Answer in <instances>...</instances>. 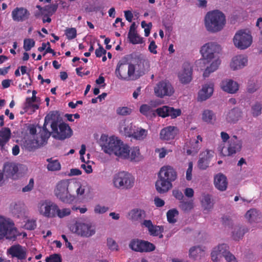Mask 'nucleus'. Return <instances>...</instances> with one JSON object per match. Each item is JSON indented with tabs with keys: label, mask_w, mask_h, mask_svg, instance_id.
<instances>
[{
	"label": "nucleus",
	"mask_w": 262,
	"mask_h": 262,
	"mask_svg": "<svg viewBox=\"0 0 262 262\" xmlns=\"http://www.w3.org/2000/svg\"><path fill=\"white\" fill-rule=\"evenodd\" d=\"M148 70V63L143 59H134L127 63L125 60H120L115 70V75L120 80H135L143 75Z\"/></svg>",
	"instance_id": "nucleus-1"
},
{
	"label": "nucleus",
	"mask_w": 262,
	"mask_h": 262,
	"mask_svg": "<svg viewBox=\"0 0 262 262\" xmlns=\"http://www.w3.org/2000/svg\"><path fill=\"white\" fill-rule=\"evenodd\" d=\"M222 51V46L215 41H210L203 45L200 50L202 58L199 63L202 62L207 65L204 73L205 78L209 76L211 73L216 71L221 63V60L218 57Z\"/></svg>",
	"instance_id": "nucleus-2"
},
{
	"label": "nucleus",
	"mask_w": 262,
	"mask_h": 262,
	"mask_svg": "<svg viewBox=\"0 0 262 262\" xmlns=\"http://www.w3.org/2000/svg\"><path fill=\"white\" fill-rule=\"evenodd\" d=\"M36 211L40 215L48 218L58 216L62 219L71 214L70 208L61 209L55 203L47 200L39 201L36 205Z\"/></svg>",
	"instance_id": "nucleus-3"
},
{
	"label": "nucleus",
	"mask_w": 262,
	"mask_h": 262,
	"mask_svg": "<svg viewBox=\"0 0 262 262\" xmlns=\"http://www.w3.org/2000/svg\"><path fill=\"white\" fill-rule=\"evenodd\" d=\"M100 144L105 153L110 155L113 154L120 159L127 144L117 136L108 137L103 135L100 139Z\"/></svg>",
	"instance_id": "nucleus-4"
},
{
	"label": "nucleus",
	"mask_w": 262,
	"mask_h": 262,
	"mask_svg": "<svg viewBox=\"0 0 262 262\" xmlns=\"http://www.w3.org/2000/svg\"><path fill=\"white\" fill-rule=\"evenodd\" d=\"M59 116L57 112H51L49 113L45 117V123L43 125V132L45 133V137L41 138V140H36L34 136L26 141V146L27 148L31 150L33 148H36L42 145L46 141V139L49 138L51 134L47 130V125L50 124L52 128H55V126L58 124Z\"/></svg>",
	"instance_id": "nucleus-5"
},
{
	"label": "nucleus",
	"mask_w": 262,
	"mask_h": 262,
	"mask_svg": "<svg viewBox=\"0 0 262 262\" xmlns=\"http://www.w3.org/2000/svg\"><path fill=\"white\" fill-rule=\"evenodd\" d=\"M71 192V179L59 181L54 190L56 198L62 203L68 204H71L75 201V196Z\"/></svg>",
	"instance_id": "nucleus-6"
},
{
	"label": "nucleus",
	"mask_w": 262,
	"mask_h": 262,
	"mask_svg": "<svg viewBox=\"0 0 262 262\" xmlns=\"http://www.w3.org/2000/svg\"><path fill=\"white\" fill-rule=\"evenodd\" d=\"M205 26L207 31L215 33L222 30L226 24V17L219 10L208 12L205 17Z\"/></svg>",
	"instance_id": "nucleus-7"
},
{
	"label": "nucleus",
	"mask_w": 262,
	"mask_h": 262,
	"mask_svg": "<svg viewBox=\"0 0 262 262\" xmlns=\"http://www.w3.org/2000/svg\"><path fill=\"white\" fill-rule=\"evenodd\" d=\"M68 229L73 234L84 238L91 237L96 233L95 226L81 220L74 221L68 225Z\"/></svg>",
	"instance_id": "nucleus-8"
},
{
	"label": "nucleus",
	"mask_w": 262,
	"mask_h": 262,
	"mask_svg": "<svg viewBox=\"0 0 262 262\" xmlns=\"http://www.w3.org/2000/svg\"><path fill=\"white\" fill-rule=\"evenodd\" d=\"M135 178L129 173L122 171L115 173L112 178V185L115 188L128 190L135 184Z\"/></svg>",
	"instance_id": "nucleus-9"
},
{
	"label": "nucleus",
	"mask_w": 262,
	"mask_h": 262,
	"mask_svg": "<svg viewBox=\"0 0 262 262\" xmlns=\"http://www.w3.org/2000/svg\"><path fill=\"white\" fill-rule=\"evenodd\" d=\"M18 235L19 233L13 221L10 218L0 215V239L6 237L14 241Z\"/></svg>",
	"instance_id": "nucleus-10"
},
{
	"label": "nucleus",
	"mask_w": 262,
	"mask_h": 262,
	"mask_svg": "<svg viewBox=\"0 0 262 262\" xmlns=\"http://www.w3.org/2000/svg\"><path fill=\"white\" fill-rule=\"evenodd\" d=\"M233 43L237 49L244 50L249 48L253 42L250 32L247 30L237 31L233 38Z\"/></svg>",
	"instance_id": "nucleus-11"
},
{
	"label": "nucleus",
	"mask_w": 262,
	"mask_h": 262,
	"mask_svg": "<svg viewBox=\"0 0 262 262\" xmlns=\"http://www.w3.org/2000/svg\"><path fill=\"white\" fill-rule=\"evenodd\" d=\"M242 146V140L236 136H233L230 139L227 146H222V144H220L218 149L223 156H231L240 151Z\"/></svg>",
	"instance_id": "nucleus-12"
},
{
	"label": "nucleus",
	"mask_w": 262,
	"mask_h": 262,
	"mask_svg": "<svg viewBox=\"0 0 262 262\" xmlns=\"http://www.w3.org/2000/svg\"><path fill=\"white\" fill-rule=\"evenodd\" d=\"M9 212L14 218L25 220L29 217V211L25 204L19 201L11 203L9 206Z\"/></svg>",
	"instance_id": "nucleus-13"
},
{
	"label": "nucleus",
	"mask_w": 262,
	"mask_h": 262,
	"mask_svg": "<svg viewBox=\"0 0 262 262\" xmlns=\"http://www.w3.org/2000/svg\"><path fill=\"white\" fill-rule=\"evenodd\" d=\"M120 159L128 160L132 162L138 163L144 159L139 146L129 147L126 144Z\"/></svg>",
	"instance_id": "nucleus-14"
},
{
	"label": "nucleus",
	"mask_w": 262,
	"mask_h": 262,
	"mask_svg": "<svg viewBox=\"0 0 262 262\" xmlns=\"http://www.w3.org/2000/svg\"><path fill=\"white\" fill-rule=\"evenodd\" d=\"M155 95L159 98L171 96L174 92V89L167 80H163L158 82L154 88Z\"/></svg>",
	"instance_id": "nucleus-15"
},
{
	"label": "nucleus",
	"mask_w": 262,
	"mask_h": 262,
	"mask_svg": "<svg viewBox=\"0 0 262 262\" xmlns=\"http://www.w3.org/2000/svg\"><path fill=\"white\" fill-rule=\"evenodd\" d=\"M71 190H74L76 199H84L86 196V193L89 190V186L88 183L79 179H71Z\"/></svg>",
	"instance_id": "nucleus-16"
},
{
	"label": "nucleus",
	"mask_w": 262,
	"mask_h": 262,
	"mask_svg": "<svg viewBox=\"0 0 262 262\" xmlns=\"http://www.w3.org/2000/svg\"><path fill=\"white\" fill-rule=\"evenodd\" d=\"M52 136L54 138L59 140H64L71 137L73 131L68 124L64 122H60L55 128H52Z\"/></svg>",
	"instance_id": "nucleus-17"
},
{
	"label": "nucleus",
	"mask_w": 262,
	"mask_h": 262,
	"mask_svg": "<svg viewBox=\"0 0 262 262\" xmlns=\"http://www.w3.org/2000/svg\"><path fill=\"white\" fill-rule=\"evenodd\" d=\"M193 69L190 63H184L178 73V77L180 82L183 84H187L192 80Z\"/></svg>",
	"instance_id": "nucleus-18"
},
{
	"label": "nucleus",
	"mask_w": 262,
	"mask_h": 262,
	"mask_svg": "<svg viewBox=\"0 0 262 262\" xmlns=\"http://www.w3.org/2000/svg\"><path fill=\"white\" fill-rule=\"evenodd\" d=\"M129 246L133 250L141 252L152 251L155 249L154 244L147 241L139 239L132 240Z\"/></svg>",
	"instance_id": "nucleus-19"
},
{
	"label": "nucleus",
	"mask_w": 262,
	"mask_h": 262,
	"mask_svg": "<svg viewBox=\"0 0 262 262\" xmlns=\"http://www.w3.org/2000/svg\"><path fill=\"white\" fill-rule=\"evenodd\" d=\"M179 129L174 126H168L162 129L160 132V139L170 143L179 134Z\"/></svg>",
	"instance_id": "nucleus-20"
},
{
	"label": "nucleus",
	"mask_w": 262,
	"mask_h": 262,
	"mask_svg": "<svg viewBox=\"0 0 262 262\" xmlns=\"http://www.w3.org/2000/svg\"><path fill=\"white\" fill-rule=\"evenodd\" d=\"M158 177L172 183L177 179V172L172 166L166 165L160 168L158 173Z\"/></svg>",
	"instance_id": "nucleus-21"
},
{
	"label": "nucleus",
	"mask_w": 262,
	"mask_h": 262,
	"mask_svg": "<svg viewBox=\"0 0 262 262\" xmlns=\"http://www.w3.org/2000/svg\"><path fill=\"white\" fill-rule=\"evenodd\" d=\"M248 59L246 55L238 54L234 56L230 62V68L233 71L240 70L248 64Z\"/></svg>",
	"instance_id": "nucleus-22"
},
{
	"label": "nucleus",
	"mask_w": 262,
	"mask_h": 262,
	"mask_svg": "<svg viewBox=\"0 0 262 262\" xmlns=\"http://www.w3.org/2000/svg\"><path fill=\"white\" fill-rule=\"evenodd\" d=\"M157 115L162 118L169 116L171 118H176L181 114V110L179 108H174L168 106H163L156 110Z\"/></svg>",
	"instance_id": "nucleus-23"
},
{
	"label": "nucleus",
	"mask_w": 262,
	"mask_h": 262,
	"mask_svg": "<svg viewBox=\"0 0 262 262\" xmlns=\"http://www.w3.org/2000/svg\"><path fill=\"white\" fill-rule=\"evenodd\" d=\"M214 91V84L209 82L204 84L198 94V101H204L210 98Z\"/></svg>",
	"instance_id": "nucleus-24"
},
{
	"label": "nucleus",
	"mask_w": 262,
	"mask_h": 262,
	"mask_svg": "<svg viewBox=\"0 0 262 262\" xmlns=\"http://www.w3.org/2000/svg\"><path fill=\"white\" fill-rule=\"evenodd\" d=\"M229 247L225 244H219L214 247L211 253V259L213 262H219L225 257Z\"/></svg>",
	"instance_id": "nucleus-25"
},
{
	"label": "nucleus",
	"mask_w": 262,
	"mask_h": 262,
	"mask_svg": "<svg viewBox=\"0 0 262 262\" xmlns=\"http://www.w3.org/2000/svg\"><path fill=\"white\" fill-rule=\"evenodd\" d=\"M220 86L223 91L229 94H235L239 89L238 83L230 79L223 80L220 84Z\"/></svg>",
	"instance_id": "nucleus-26"
},
{
	"label": "nucleus",
	"mask_w": 262,
	"mask_h": 262,
	"mask_svg": "<svg viewBox=\"0 0 262 262\" xmlns=\"http://www.w3.org/2000/svg\"><path fill=\"white\" fill-rule=\"evenodd\" d=\"M142 224L147 228L150 235L159 236L160 238L163 237L162 233L164 228L162 226L154 225L150 220H144Z\"/></svg>",
	"instance_id": "nucleus-27"
},
{
	"label": "nucleus",
	"mask_w": 262,
	"mask_h": 262,
	"mask_svg": "<svg viewBox=\"0 0 262 262\" xmlns=\"http://www.w3.org/2000/svg\"><path fill=\"white\" fill-rule=\"evenodd\" d=\"M12 18L15 21H23L29 16L28 11L23 7H17L12 11Z\"/></svg>",
	"instance_id": "nucleus-28"
},
{
	"label": "nucleus",
	"mask_w": 262,
	"mask_h": 262,
	"mask_svg": "<svg viewBox=\"0 0 262 262\" xmlns=\"http://www.w3.org/2000/svg\"><path fill=\"white\" fill-rule=\"evenodd\" d=\"M226 177L223 173H219L214 177V185L216 189L221 191H225L228 186Z\"/></svg>",
	"instance_id": "nucleus-29"
},
{
	"label": "nucleus",
	"mask_w": 262,
	"mask_h": 262,
	"mask_svg": "<svg viewBox=\"0 0 262 262\" xmlns=\"http://www.w3.org/2000/svg\"><path fill=\"white\" fill-rule=\"evenodd\" d=\"M8 252L12 257H16L18 259H23L26 258V249L19 245H16L11 246L8 250Z\"/></svg>",
	"instance_id": "nucleus-30"
},
{
	"label": "nucleus",
	"mask_w": 262,
	"mask_h": 262,
	"mask_svg": "<svg viewBox=\"0 0 262 262\" xmlns=\"http://www.w3.org/2000/svg\"><path fill=\"white\" fill-rule=\"evenodd\" d=\"M155 187L156 190L160 193H164L172 188V184L170 182L158 177Z\"/></svg>",
	"instance_id": "nucleus-31"
},
{
	"label": "nucleus",
	"mask_w": 262,
	"mask_h": 262,
	"mask_svg": "<svg viewBox=\"0 0 262 262\" xmlns=\"http://www.w3.org/2000/svg\"><path fill=\"white\" fill-rule=\"evenodd\" d=\"M128 38L130 42L133 44H139L143 42V38L137 33L134 24H132L130 27Z\"/></svg>",
	"instance_id": "nucleus-32"
},
{
	"label": "nucleus",
	"mask_w": 262,
	"mask_h": 262,
	"mask_svg": "<svg viewBox=\"0 0 262 262\" xmlns=\"http://www.w3.org/2000/svg\"><path fill=\"white\" fill-rule=\"evenodd\" d=\"M245 217L250 223L258 222L260 220L261 214L257 210L251 209L247 212Z\"/></svg>",
	"instance_id": "nucleus-33"
},
{
	"label": "nucleus",
	"mask_w": 262,
	"mask_h": 262,
	"mask_svg": "<svg viewBox=\"0 0 262 262\" xmlns=\"http://www.w3.org/2000/svg\"><path fill=\"white\" fill-rule=\"evenodd\" d=\"M132 124H128L125 120H122L119 122V131L120 134L130 137L133 133L132 132Z\"/></svg>",
	"instance_id": "nucleus-34"
},
{
	"label": "nucleus",
	"mask_w": 262,
	"mask_h": 262,
	"mask_svg": "<svg viewBox=\"0 0 262 262\" xmlns=\"http://www.w3.org/2000/svg\"><path fill=\"white\" fill-rule=\"evenodd\" d=\"M11 132L8 127H4L0 130V146L3 147L10 140Z\"/></svg>",
	"instance_id": "nucleus-35"
},
{
	"label": "nucleus",
	"mask_w": 262,
	"mask_h": 262,
	"mask_svg": "<svg viewBox=\"0 0 262 262\" xmlns=\"http://www.w3.org/2000/svg\"><path fill=\"white\" fill-rule=\"evenodd\" d=\"M148 135V130L141 127L137 128L131 135V137L134 139L143 141L146 139Z\"/></svg>",
	"instance_id": "nucleus-36"
},
{
	"label": "nucleus",
	"mask_w": 262,
	"mask_h": 262,
	"mask_svg": "<svg viewBox=\"0 0 262 262\" xmlns=\"http://www.w3.org/2000/svg\"><path fill=\"white\" fill-rule=\"evenodd\" d=\"M144 213L141 209L135 208L128 212L127 217L133 222L137 221L142 219Z\"/></svg>",
	"instance_id": "nucleus-37"
},
{
	"label": "nucleus",
	"mask_w": 262,
	"mask_h": 262,
	"mask_svg": "<svg viewBox=\"0 0 262 262\" xmlns=\"http://www.w3.org/2000/svg\"><path fill=\"white\" fill-rule=\"evenodd\" d=\"M201 204L203 211L205 213L210 211L213 208V204L211 201L210 196L208 194H205L201 199Z\"/></svg>",
	"instance_id": "nucleus-38"
},
{
	"label": "nucleus",
	"mask_w": 262,
	"mask_h": 262,
	"mask_svg": "<svg viewBox=\"0 0 262 262\" xmlns=\"http://www.w3.org/2000/svg\"><path fill=\"white\" fill-rule=\"evenodd\" d=\"M5 171L7 173V174L12 177L13 179H15V174L18 172V166L15 163H8L5 166Z\"/></svg>",
	"instance_id": "nucleus-39"
},
{
	"label": "nucleus",
	"mask_w": 262,
	"mask_h": 262,
	"mask_svg": "<svg viewBox=\"0 0 262 262\" xmlns=\"http://www.w3.org/2000/svg\"><path fill=\"white\" fill-rule=\"evenodd\" d=\"M205 249L204 247L198 246L191 247L189 249V256L190 258H195L201 256Z\"/></svg>",
	"instance_id": "nucleus-40"
},
{
	"label": "nucleus",
	"mask_w": 262,
	"mask_h": 262,
	"mask_svg": "<svg viewBox=\"0 0 262 262\" xmlns=\"http://www.w3.org/2000/svg\"><path fill=\"white\" fill-rule=\"evenodd\" d=\"M194 207V204L192 200H188L184 199L180 202L179 205L180 208L185 212L190 211Z\"/></svg>",
	"instance_id": "nucleus-41"
},
{
	"label": "nucleus",
	"mask_w": 262,
	"mask_h": 262,
	"mask_svg": "<svg viewBox=\"0 0 262 262\" xmlns=\"http://www.w3.org/2000/svg\"><path fill=\"white\" fill-rule=\"evenodd\" d=\"M48 164L47 165V169L49 171H57L61 169V165L57 160H55L52 158L47 159Z\"/></svg>",
	"instance_id": "nucleus-42"
},
{
	"label": "nucleus",
	"mask_w": 262,
	"mask_h": 262,
	"mask_svg": "<svg viewBox=\"0 0 262 262\" xmlns=\"http://www.w3.org/2000/svg\"><path fill=\"white\" fill-rule=\"evenodd\" d=\"M202 119L204 122L211 123L215 120V115L212 111L205 110L202 112Z\"/></svg>",
	"instance_id": "nucleus-43"
},
{
	"label": "nucleus",
	"mask_w": 262,
	"mask_h": 262,
	"mask_svg": "<svg viewBox=\"0 0 262 262\" xmlns=\"http://www.w3.org/2000/svg\"><path fill=\"white\" fill-rule=\"evenodd\" d=\"M179 215V211L176 209L169 210L166 213L167 221L170 224L177 222Z\"/></svg>",
	"instance_id": "nucleus-44"
},
{
	"label": "nucleus",
	"mask_w": 262,
	"mask_h": 262,
	"mask_svg": "<svg viewBox=\"0 0 262 262\" xmlns=\"http://www.w3.org/2000/svg\"><path fill=\"white\" fill-rule=\"evenodd\" d=\"M240 114L238 111L236 109H233L228 113L226 119L228 122H235L238 120Z\"/></svg>",
	"instance_id": "nucleus-45"
},
{
	"label": "nucleus",
	"mask_w": 262,
	"mask_h": 262,
	"mask_svg": "<svg viewBox=\"0 0 262 262\" xmlns=\"http://www.w3.org/2000/svg\"><path fill=\"white\" fill-rule=\"evenodd\" d=\"M262 103L256 102L252 106L251 112L253 116H258L261 114Z\"/></svg>",
	"instance_id": "nucleus-46"
},
{
	"label": "nucleus",
	"mask_w": 262,
	"mask_h": 262,
	"mask_svg": "<svg viewBox=\"0 0 262 262\" xmlns=\"http://www.w3.org/2000/svg\"><path fill=\"white\" fill-rule=\"evenodd\" d=\"M106 246L108 249L112 251H117L119 249L118 244L112 237H108L107 238Z\"/></svg>",
	"instance_id": "nucleus-47"
},
{
	"label": "nucleus",
	"mask_w": 262,
	"mask_h": 262,
	"mask_svg": "<svg viewBox=\"0 0 262 262\" xmlns=\"http://www.w3.org/2000/svg\"><path fill=\"white\" fill-rule=\"evenodd\" d=\"M108 208L104 205L96 204L94 207V213L95 214H102L107 211Z\"/></svg>",
	"instance_id": "nucleus-48"
},
{
	"label": "nucleus",
	"mask_w": 262,
	"mask_h": 262,
	"mask_svg": "<svg viewBox=\"0 0 262 262\" xmlns=\"http://www.w3.org/2000/svg\"><path fill=\"white\" fill-rule=\"evenodd\" d=\"M140 112L142 115L148 116L152 113V108L150 105L144 104L140 106Z\"/></svg>",
	"instance_id": "nucleus-49"
},
{
	"label": "nucleus",
	"mask_w": 262,
	"mask_h": 262,
	"mask_svg": "<svg viewBox=\"0 0 262 262\" xmlns=\"http://www.w3.org/2000/svg\"><path fill=\"white\" fill-rule=\"evenodd\" d=\"M172 151L171 149H167L165 147L157 148L155 149V152L158 154L160 159L164 158L169 152Z\"/></svg>",
	"instance_id": "nucleus-50"
},
{
	"label": "nucleus",
	"mask_w": 262,
	"mask_h": 262,
	"mask_svg": "<svg viewBox=\"0 0 262 262\" xmlns=\"http://www.w3.org/2000/svg\"><path fill=\"white\" fill-rule=\"evenodd\" d=\"M35 45V41L33 39L27 38L24 40V49L26 51H30Z\"/></svg>",
	"instance_id": "nucleus-51"
},
{
	"label": "nucleus",
	"mask_w": 262,
	"mask_h": 262,
	"mask_svg": "<svg viewBox=\"0 0 262 262\" xmlns=\"http://www.w3.org/2000/svg\"><path fill=\"white\" fill-rule=\"evenodd\" d=\"M213 156L214 151L213 150L206 149L201 153L200 156L202 157V159L207 160V161L209 162L210 160L213 157Z\"/></svg>",
	"instance_id": "nucleus-52"
},
{
	"label": "nucleus",
	"mask_w": 262,
	"mask_h": 262,
	"mask_svg": "<svg viewBox=\"0 0 262 262\" xmlns=\"http://www.w3.org/2000/svg\"><path fill=\"white\" fill-rule=\"evenodd\" d=\"M116 112L118 115L126 116L130 115L132 112V110L126 106L119 107L117 109Z\"/></svg>",
	"instance_id": "nucleus-53"
},
{
	"label": "nucleus",
	"mask_w": 262,
	"mask_h": 262,
	"mask_svg": "<svg viewBox=\"0 0 262 262\" xmlns=\"http://www.w3.org/2000/svg\"><path fill=\"white\" fill-rule=\"evenodd\" d=\"M65 34L69 39H72L76 37L77 31L74 28H68L66 30Z\"/></svg>",
	"instance_id": "nucleus-54"
},
{
	"label": "nucleus",
	"mask_w": 262,
	"mask_h": 262,
	"mask_svg": "<svg viewBox=\"0 0 262 262\" xmlns=\"http://www.w3.org/2000/svg\"><path fill=\"white\" fill-rule=\"evenodd\" d=\"M36 92L33 91L32 92V97L28 98L26 99V107L29 108L34 103L37 102V97H36Z\"/></svg>",
	"instance_id": "nucleus-55"
},
{
	"label": "nucleus",
	"mask_w": 262,
	"mask_h": 262,
	"mask_svg": "<svg viewBox=\"0 0 262 262\" xmlns=\"http://www.w3.org/2000/svg\"><path fill=\"white\" fill-rule=\"evenodd\" d=\"M141 27L144 29L145 36L146 37L148 36L152 28L151 23L147 24L145 21H142L141 22Z\"/></svg>",
	"instance_id": "nucleus-56"
},
{
	"label": "nucleus",
	"mask_w": 262,
	"mask_h": 262,
	"mask_svg": "<svg viewBox=\"0 0 262 262\" xmlns=\"http://www.w3.org/2000/svg\"><path fill=\"white\" fill-rule=\"evenodd\" d=\"M46 262H61V258L59 254H54L46 258Z\"/></svg>",
	"instance_id": "nucleus-57"
},
{
	"label": "nucleus",
	"mask_w": 262,
	"mask_h": 262,
	"mask_svg": "<svg viewBox=\"0 0 262 262\" xmlns=\"http://www.w3.org/2000/svg\"><path fill=\"white\" fill-rule=\"evenodd\" d=\"M202 138H201V137L200 136H198L197 140L195 141V144L193 147V149L192 150H191V149L187 150V154H191V153H192L193 152H197V151L199 149V147L198 143L199 142H202Z\"/></svg>",
	"instance_id": "nucleus-58"
},
{
	"label": "nucleus",
	"mask_w": 262,
	"mask_h": 262,
	"mask_svg": "<svg viewBox=\"0 0 262 262\" xmlns=\"http://www.w3.org/2000/svg\"><path fill=\"white\" fill-rule=\"evenodd\" d=\"M25 228L28 230H33L36 227L35 220H28L24 225Z\"/></svg>",
	"instance_id": "nucleus-59"
},
{
	"label": "nucleus",
	"mask_w": 262,
	"mask_h": 262,
	"mask_svg": "<svg viewBox=\"0 0 262 262\" xmlns=\"http://www.w3.org/2000/svg\"><path fill=\"white\" fill-rule=\"evenodd\" d=\"M209 164V161H207V160L202 159V157L200 156V159L198 161V165L200 169H206Z\"/></svg>",
	"instance_id": "nucleus-60"
},
{
	"label": "nucleus",
	"mask_w": 262,
	"mask_h": 262,
	"mask_svg": "<svg viewBox=\"0 0 262 262\" xmlns=\"http://www.w3.org/2000/svg\"><path fill=\"white\" fill-rule=\"evenodd\" d=\"M34 180L33 178L30 179L29 183L22 189L24 192H28L31 191L34 188Z\"/></svg>",
	"instance_id": "nucleus-61"
},
{
	"label": "nucleus",
	"mask_w": 262,
	"mask_h": 262,
	"mask_svg": "<svg viewBox=\"0 0 262 262\" xmlns=\"http://www.w3.org/2000/svg\"><path fill=\"white\" fill-rule=\"evenodd\" d=\"M85 150H86V146L85 145L82 144L81 146V149L79 151V154L80 155V159L82 162H88L89 161V156H90L89 154L87 155L88 158H87L86 160H85L83 157V155L85 154Z\"/></svg>",
	"instance_id": "nucleus-62"
},
{
	"label": "nucleus",
	"mask_w": 262,
	"mask_h": 262,
	"mask_svg": "<svg viewBox=\"0 0 262 262\" xmlns=\"http://www.w3.org/2000/svg\"><path fill=\"white\" fill-rule=\"evenodd\" d=\"M192 168H193V163L192 162H190L188 163V168L186 170V180L188 181H190L192 180Z\"/></svg>",
	"instance_id": "nucleus-63"
},
{
	"label": "nucleus",
	"mask_w": 262,
	"mask_h": 262,
	"mask_svg": "<svg viewBox=\"0 0 262 262\" xmlns=\"http://www.w3.org/2000/svg\"><path fill=\"white\" fill-rule=\"evenodd\" d=\"M225 259L228 262H237V260L234 255H233L229 251V249L224 257Z\"/></svg>",
	"instance_id": "nucleus-64"
}]
</instances>
